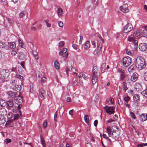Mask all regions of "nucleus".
I'll return each instance as SVG.
<instances>
[{
  "instance_id": "5701e85b",
  "label": "nucleus",
  "mask_w": 147,
  "mask_h": 147,
  "mask_svg": "<svg viewBox=\"0 0 147 147\" xmlns=\"http://www.w3.org/2000/svg\"><path fill=\"white\" fill-rule=\"evenodd\" d=\"M7 112L6 110L4 108H1L0 109V115L4 116L6 115Z\"/></svg>"
},
{
  "instance_id": "7ed1b4c3",
  "label": "nucleus",
  "mask_w": 147,
  "mask_h": 147,
  "mask_svg": "<svg viewBox=\"0 0 147 147\" xmlns=\"http://www.w3.org/2000/svg\"><path fill=\"white\" fill-rule=\"evenodd\" d=\"M106 112L109 115H111L114 113L115 108L113 106H106L104 107Z\"/></svg>"
},
{
  "instance_id": "a18cd8bd",
  "label": "nucleus",
  "mask_w": 147,
  "mask_h": 147,
  "mask_svg": "<svg viewBox=\"0 0 147 147\" xmlns=\"http://www.w3.org/2000/svg\"><path fill=\"white\" fill-rule=\"evenodd\" d=\"M84 119L86 123H88L89 122V119L88 116V115H85L84 116Z\"/></svg>"
},
{
  "instance_id": "1a4fd4ad",
  "label": "nucleus",
  "mask_w": 147,
  "mask_h": 147,
  "mask_svg": "<svg viewBox=\"0 0 147 147\" xmlns=\"http://www.w3.org/2000/svg\"><path fill=\"white\" fill-rule=\"evenodd\" d=\"M37 78L40 82H42L46 80V78L44 76V73H39L37 77Z\"/></svg>"
},
{
  "instance_id": "774afa93",
  "label": "nucleus",
  "mask_w": 147,
  "mask_h": 147,
  "mask_svg": "<svg viewBox=\"0 0 147 147\" xmlns=\"http://www.w3.org/2000/svg\"><path fill=\"white\" fill-rule=\"evenodd\" d=\"M57 111H56L55 112V113L54 114V120L56 121H57V119H56V118H57Z\"/></svg>"
},
{
  "instance_id": "9b49d317",
  "label": "nucleus",
  "mask_w": 147,
  "mask_h": 147,
  "mask_svg": "<svg viewBox=\"0 0 147 147\" xmlns=\"http://www.w3.org/2000/svg\"><path fill=\"white\" fill-rule=\"evenodd\" d=\"M120 9L123 12H128L129 11L128 5L127 4H124L123 5L120 7Z\"/></svg>"
},
{
  "instance_id": "f257e3e1",
  "label": "nucleus",
  "mask_w": 147,
  "mask_h": 147,
  "mask_svg": "<svg viewBox=\"0 0 147 147\" xmlns=\"http://www.w3.org/2000/svg\"><path fill=\"white\" fill-rule=\"evenodd\" d=\"M136 66L140 70L144 68L146 65L144 59L141 57H138L136 60Z\"/></svg>"
},
{
  "instance_id": "e2e57ef3",
  "label": "nucleus",
  "mask_w": 147,
  "mask_h": 147,
  "mask_svg": "<svg viewBox=\"0 0 147 147\" xmlns=\"http://www.w3.org/2000/svg\"><path fill=\"white\" fill-rule=\"evenodd\" d=\"M24 15L25 14L23 12L20 13L19 14V17L20 18H22Z\"/></svg>"
},
{
  "instance_id": "338daca9",
  "label": "nucleus",
  "mask_w": 147,
  "mask_h": 147,
  "mask_svg": "<svg viewBox=\"0 0 147 147\" xmlns=\"http://www.w3.org/2000/svg\"><path fill=\"white\" fill-rule=\"evenodd\" d=\"M72 47L74 49H77L78 48V45L76 44H73L72 45Z\"/></svg>"
},
{
  "instance_id": "aec40b11",
  "label": "nucleus",
  "mask_w": 147,
  "mask_h": 147,
  "mask_svg": "<svg viewBox=\"0 0 147 147\" xmlns=\"http://www.w3.org/2000/svg\"><path fill=\"white\" fill-rule=\"evenodd\" d=\"M143 31L142 32L143 36L147 37V26H146L142 28Z\"/></svg>"
},
{
  "instance_id": "58836bf2",
  "label": "nucleus",
  "mask_w": 147,
  "mask_h": 147,
  "mask_svg": "<svg viewBox=\"0 0 147 147\" xmlns=\"http://www.w3.org/2000/svg\"><path fill=\"white\" fill-rule=\"evenodd\" d=\"M40 138V142L43 146V147H47L46 146L45 144V140L43 139V138H42L41 137Z\"/></svg>"
},
{
  "instance_id": "cd10ccee",
  "label": "nucleus",
  "mask_w": 147,
  "mask_h": 147,
  "mask_svg": "<svg viewBox=\"0 0 147 147\" xmlns=\"http://www.w3.org/2000/svg\"><path fill=\"white\" fill-rule=\"evenodd\" d=\"M32 53L35 59L37 60L38 59L39 57L38 56V53L37 51L34 50H33L32 51Z\"/></svg>"
},
{
  "instance_id": "423d86ee",
  "label": "nucleus",
  "mask_w": 147,
  "mask_h": 147,
  "mask_svg": "<svg viewBox=\"0 0 147 147\" xmlns=\"http://www.w3.org/2000/svg\"><path fill=\"white\" fill-rule=\"evenodd\" d=\"M133 29V26L131 23L127 24L123 28V31L124 33H127Z\"/></svg>"
},
{
  "instance_id": "5fc2aeb1",
  "label": "nucleus",
  "mask_w": 147,
  "mask_h": 147,
  "mask_svg": "<svg viewBox=\"0 0 147 147\" xmlns=\"http://www.w3.org/2000/svg\"><path fill=\"white\" fill-rule=\"evenodd\" d=\"M143 76L144 80L145 81H147V71L144 73Z\"/></svg>"
},
{
  "instance_id": "2eb2a0df",
  "label": "nucleus",
  "mask_w": 147,
  "mask_h": 147,
  "mask_svg": "<svg viewBox=\"0 0 147 147\" xmlns=\"http://www.w3.org/2000/svg\"><path fill=\"white\" fill-rule=\"evenodd\" d=\"M15 103L17 104H21L22 102V97L19 96L15 97L14 99Z\"/></svg>"
},
{
  "instance_id": "0eeeda50",
  "label": "nucleus",
  "mask_w": 147,
  "mask_h": 147,
  "mask_svg": "<svg viewBox=\"0 0 147 147\" xmlns=\"http://www.w3.org/2000/svg\"><path fill=\"white\" fill-rule=\"evenodd\" d=\"M67 49L65 48H64L59 53L60 55H63V57L65 58H67L68 55V53L67 52Z\"/></svg>"
},
{
  "instance_id": "a878e982",
  "label": "nucleus",
  "mask_w": 147,
  "mask_h": 147,
  "mask_svg": "<svg viewBox=\"0 0 147 147\" xmlns=\"http://www.w3.org/2000/svg\"><path fill=\"white\" fill-rule=\"evenodd\" d=\"M19 114H15L14 115L13 119L14 120H17L21 118V113L20 111H19Z\"/></svg>"
},
{
  "instance_id": "f3484780",
  "label": "nucleus",
  "mask_w": 147,
  "mask_h": 147,
  "mask_svg": "<svg viewBox=\"0 0 147 147\" xmlns=\"http://www.w3.org/2000/svg\"><path fill=\"white\" fill-rule=\"evenodd\" d=\"M147 115L146 114H142L139 117V119L142 122H143L147 120Z\"/></svg>"
},
{
  "instance_id": "3c124183",
  "label": "nucleus",
  "mask_w": 147,
  "mask_h": 147,
  "mask_svg": "<svg viewBox=\"0 0 147 147\" xmlns=\"http://www.w3.org/2000/svg\"><path fill=\"white\" fill-rule=\"evenodd\" d=\"M11 139L9 138H7L5 140V142L6 144H7L11 142Z\"/></svg>"
},
{
  "instance_id": "ddd939ff",
  "label": "nucleus",
  "mask_w": 147,
  "mask_h": 147,
  "mask_svg": "<svg viewBox=\"0 0 147 147\" xmlns=\"http://www.w3.org/2000/svg\"><path fill=\"white\" fill-rule=\"evenodd\" d=\"M112 137L115 139H117L119 138V131L117 130L113 131L111 134Z\"/></svg>"
},
{
  "instance_id": "20e7f679",
  "label": "nucleus",
  "mask_w": 147,
  "mask_h": 147,
  "mask_svg": "<svg viewBox=\"0 0 147 147\" xmlns=\"http://www.w3.org/2000/svg\"><path fill=\"white\" fill-rule=\"evenodd\" d=\"M131 58L129 57H124L123 59V63L125 67H127L131 64Z\"/></svg>"
},
{
  "instance_id": "09e8293b",
  "label": "nucleus",
  "mask_w": 147,
  "mask_h": 147,
  "mask_svg": "<svg viewBox=\"0 0 147 147\" xmlns=\"http://www.w3.org/2000/svg\"><path fill=\"white\" fill-rule=\"evenodd\" d=\"M130 97L127 96L124 98V100L125 102H128L130 100Z\"/></svg>"
},
{
  "instance_id": "a211bd4d",
  "label": "nucleus",
  "mask_w": 147,
  "mask_h": 147,
  "mask_svg": "<svg viewBox=\"0 0 147 147\" xmlns=\"http://www.w3.org/2000/svg\"><path fill=\"white\" fill-rule=\"evenodd\" d=\"M100 38L101 39V41H99L97 42V48L99 49V51H101V49L102 46V42H103V40L102 38L100 36Z\"/></svg>"
},
{
  "instance_id": "79ce46f5",
  "label": "nucleus",
  "mask_w": 147,
  "mask_h": 147,
  "mask_svg": "<svg viewBox=\"0 0 147 147\" xmlns=\"http://www.w3.org/2000/svg\"><path fill=\"white\" fill-rule=\"evenodd\" d=\"M134 65H131L128 69V71L129 72L131 71L134 69Z\"/></svg>"
},
{
  "instance_id": "49530a36",
  "label": "nucleus",
  "mask_w": 147,
  "mask_h": 147,
  "mask_svg": "<svg viewBox=\"0 0 147 147\" xmlns=\"http://www.w3.org/2000/svg\"><path fill=\"white\" fill-rule=\"evenodd\" d=\"M45 23L46 26L47 27H51V24L50 23H49V20H45Z\"/></svg>"
},
{
  "instance_id": "37998d69",
  "label": "nucleus",
  "mask_w": 147,
  "mask_h": 147,
  "mask_svg": "<svg viewBox=\"0 0 147 147\" xmlns=\"http://www.w3.org/2000/svg\"><path fill=\"white\" fill-rule=\"evenodd\" d=\"M141 94L146 97H147V90H144L141 92Z\"/></svg>"
},
{
  "instance_id": "a19ab883",
  "label": "nucleus",
  "mask_w": 147,
  "mask_h": 147,
  "mask_svg": "<svg viewBox=\"0 0 147 147\" xmlns=\"http://www.w3.org/2000/svg\"><path fill=\"white\" fill-rule=\"evenodd\" d=\"M16 77L20 79L21 81L23 80V77L18 74H17L16 75Z\"/></svg>"
},
{
  "instance_id": "4d7b16f0",
  "label": "nucleus",
  "mask_w": 147,
  "mask_h": 147,
  "mask_svg": "<svg viewBox=\"0 0 147 147\" xmlns=\"http://www.w3.org/2000/svg\"><path fill=\"white\" fill-rule=\"evenodd\" d=\"M47 125V122L46 120H45L43 121V127L44 128H46Z\"/></svg>"
},
{
  "instance_id": "13d9d810",
  "label": "nucleus",
  "mask_w": 147,
  "mask_h": 147,
  "mask_svg": "<svg viewBox=\"0 0 147 147\" xmlns=\"http://www.w3.org/2000/svg\"><path fill=\"white\" fill-rule=\"evenodd\" d=\"M120 79L123 80L125 78V73L120 74Z\"/></svg>"
},
{
  "instance_id": "7c9ffc66",
  "label": "nucleus",
  "mask_w": 147,
  "mask_h": 147,
  "mask_svg": "<svg viewBox=\"0 0 147 147\" xmlns=\"http://www.w3.org/2000/svg\"><path fill=\"white\" fill-rule=\"evenodd\" d=\"M57 13L59 16H62L63 13V9L61 8H59L57 10Z\"/></svg>"
},
{
  "instance_id": "72a5a7b5",
  "label": "nucleus",
  "mask_w": 147,
  "mask_h": 147,
  "mask_svg": "<svg viewBox=\"0 0 147 147\" xmlns=\"http://www.w3.org/2000/svg\"><path fill=\"white\" fill-rule=\"evenodd\" d=\"M64 111V108L63 106L61 107L60 109L59 110V113L60 115L61 116H62L63 114Z\"/></svg>"
},
{
  "instance_id": "39448f33",
  "label": "nucleus",
  "mask_w": 147,
  "mask_h": 147,
  "mask_svg": "<svg viewBox=\"0 0 147 147\" xmlns=\"http://www.w3.org/2000/svg\"><path fill=\"white\" fill-rule=\"evenodd\" d=\"M9 76V72L8 70L2 71L0 73V79L2 80L6 79Z\"/></svg>"
},
{
  "instance_id": "c03bdc74",
  "label": "nucleus",
  "mask_w": 147,
  "mask_h": 147,
  "mask_svg": "<svg viewBox=\"0 0 147 147\" xmlns=\"http://www.w3.org/2000/svg\"><path fill=\"white\" fill-rule=\"evenodd\" d=\"M7 20L8 22L11 25H12L14 23V21L12 19L8 18Z\"/></svg>"
},
{
  "instance_id": "f8f14e48",
  "label": "nucleus",
  "mask_w": 147,
  "mask_h": 147,
  "mask_svg": "<svg viewBox=\"0 0 147 147\" xmlns=\"http://www.w3.org/2000/svg\"><path fill=\"white\" fill-rule=\"evenodd\" d=\"M134 88L136 91L138 92H141L142 90L141 84L139 83H136L134 86Z\"/></svg>"
},
{
  "instance_id": "2f4dec72",
  "label": "nucleus",
  "mask_w": 147,
  "mask_h": 147,
  "mask_svg": "<svg viewBox=\"0 0 147 147\" xmlns=\"http://www.w3.org/2000/svg\"><path fill=\"white\" fill-rule=\"evenodd\" d=\"M8 47L11 49H14L16 47V44L14 42L8 43Z\"/></svg>"
},
{
  "instance_id": "603ef678",
  "label": "nucleus",
  "mask_w": 147,
  "mask_h": 147,
  "mask_svg": "<svg viewBox=\"0 0 147 147\" xmlns=\"http://www.w3.org/2000/svg\"><path fill=\"white\" fill-rule=\"evenodd\" d=\"M65 42L64 41H61L59 42V46L60 47L63 46L64 45Z\"/></svg>"
},
{
  "instance_id": "69168bd1",
  "label": "nucleus",
  "mask_w": 147,
  "mask_h": 147,
  "mask_svg": "<svg viewBox=\"0 0 147 147\" xmlns=\"http://www.w3.org/2000/svg\"><path fill=\"white\" fill-rule=\"evenodd\" d=\"M4 43L0 41V48H3L4 46Z\"/></svg>"
},
{
  "instance_id": "9d476101",
  "label": "nucleus",
  "mask_w": 147,
  "mask_h": 147,
  "mask_svg": "<svg viewBox=\"0 0 147 147\" xmlns=\"http://www.w3.org/2000/svg\"><path fill=\"white\" fill-rule=\"evenodd\" d=\"M128 40L133 42L135 48H136L138 46V41L137 40H136L132 37L129 36L128 38Z\"/></svg>"
},
{
  "instance_id": "4c0bfd02",
  "label": "nucleus",
  "mask_w": 147,
  "mask_h": 147,
  "mask_svg": "<svg viewBox=\"0 0 147 147\" xmlns=\"http://www.w3.org/2000/svg\"><path fill=\"white\" fill-rule=\"evenodd\" d=\"M54 65L55 68L56 69H58L59 68V64L57 61L55 60L54 62Z\"/></svg>"
},
{
  "instance_id": "c756f323",
  "label": "nucleus",
  "mask_w": 147,
  "mask_h": 147,
  "mask_svg": "<svg viewBox=\"0 0 147 147\" xmlns=\"http://www.w3.org/2000/svg\"><path fill=\"white\" fill-rule=\"evenodd\" d=\"M90 47V43L89 41H86L84 45V48L85 49H87Z\"/></svg>"
},
{
  "instance_id": "c9c22d12",
  "label": "nucleus",
  "mask_w": 147,
  "mask_h": 147,
  "mask_svg": "<svg viewBox=\"0 0 147 147\" xmlns=\"http://www.w3.org/2000/svg\"><path fill=\"white\" fill-rule=\"evenodd\" d=\"M15 88H14L15 90L17 92L21 90V86L20 85H16L15 86Z\"/></svg>"
},
{
  "instance_id": "473e14b6",
  "label": "nucleus",
  "mask_w": 147,
  "mask_h": 147,
  "mask_svg": "<svg viewBox=\"0 0 147 147\" xmlns=\"http://www.w3.org/2000/svg\"><path fill=\"white\" fill-rule=\"evenodd\" d=\"M140 35V32L139 30H137L135 31L133 35L134 37H137Z\"/></svg>"
},
{
  "instance_id": "f03ea898",
  "label": "nucleus",
  "mask_w": 147,
  "mask_h": 147,
  "mask_svg": "<svg viewBox=\"0 0 147 147\" xmlns=\"http://www.w3.org/2000/svg\"><path fill=\"white\" fill-rule=\"evenodd\" d=\"M97 67L96 66H94L92 69V83L93 84H95L97 79Z\"/></svg>"
},
{
  "instance_id": "680f3d73",
  "label": "nucleus",
  "mask_w": 147,
  "mask_h": 147,
  "mask_svg": "<svg viewBox=\"0 0 147 147\" xmlns=\"http://www.w3.org/2000/svg\"><path fill=\"white\" fill-rule=\"evenodd\" d=\"M118 71L120 73V74H123L125 73L124 70L122 69H118Z\"/></svg>"
},
{
  "instance_id": "6ab92c4d",
  "label": "nucleus",
  "mask_w": 147,
  "mask_h": 147,
  "mask_svg": "<svg viewBox=\"0 0 147 147\" xmlns=\"http://www.w3.org/2000/svg\"><path fill=\"white\" fill-rule=\"evenodd\" d=\"M7 94L9 97L13 98L16 96V92L9 91L7 92Z\"/></svg>"
},
{
  "instance_id": "dca6fc26",
  "label": "nucleus",
  "mask_w": 147,
  "mask_h": 147,
  "mask_svg": "<svg viewBox=\"0 0 147 147\" xmlns=\"http://www.w3.org/2000/svg\"><path fill=\"white\" fill-rule=\"evenodd\" d=\"M13 116V114L12 113H9L7 115V117L9 120L7 121L6 123V124H9L10 123L12 122L13 120V119H11Z\"/></svg>"
},
{
  "instance_id": "6e6552de",
  "label": "nucleus",
  "mask_w": 147,
  "mask_h": 147,
  "mask_svg": "<svg viewBox=\"0 0 147 147\" xmlns=\"http://www.w3.org/2000/svg\"><path fill=\"white\" fill-rule=\"evenodd\" d=\"M138 76V75L136 73H134L131 76L130 79H128L127 81L129 83L131 82H135L137 80Z\"/></svg>"
},
{
  "instance_id": "c85d7f7f",
  "label": "nucleus",
  "mask_w": 147,
  "mask_h": 147,
  "mask_svg": "<svg viewBox=\"0 0 147 147\" xmlns=\"http://www.w3.org/2000/svg\"><path fill=\"white\" fill-rule=\"evenodd\" d=\"M45 92L44 90L42 88L40 90V91L39 93V96L42 98H44V96L43 95Z\"/></svg>"
},
{
  "instance_id": "4be33fe9",
  "label": "nucleus",
  "mask_w": 147,
  "mask_h": 147,
  "mask_svg": "<svg viewBox=\"0 0 147 147\" xmlns=\"http://www.w3.org/2000/svg\"><path fill=\"white\" fill-rule=\"evenodd\" d=\"M121 84V87L123 91L124 92H125L128 89V88L127 86V83L125 82H123Z\"/></svg>"
},
{
  "instance_id": "052dcab7",
  "label": "nucleus",
  "mask_w": 147,
  "mask_h": 147,
  "mask_svg": "<svg viewBox=\"0 0 147 147\" xmlns=\"http://www.w3.org/2000/svg\"><path fill=\"white\" fill-rule=\"evenodd\" d=\"M71 71H72V72H73V73L76 74V69L75 68H74L72 66H71Z\"/></svg>"
},
{
  "instance_id": "4468645a",
  "label": "nucleus",
  "mask_w": 147,
  "mask_h": 147,
  "mask_svg": "<svg viewBox=\"0 0 147 147\" xmlns=\"http://www.w3.org/2000/svg\"><path fill=\"white\" fill-rule=\"evenodd\" d=\"M139 48L141 51H144L147 48V45L144 43H141L139 45Z\"/></svg>"
},
{
  "instance_id": "864d4df0",
  "label": "nucleus",
  "mask_w": 147,
  "mask_h": 147,
  "mask_svg": "<svg viewBox=\"0 0 147 147\" xmlns=\"http://www.w3.org/2000/svg\"><path fill=\"white\" fill-rule=\"evenodd\" d=\"M147 145V143H142L141 144H138L137 145V147H144V146Z\"/></svg>"
},
{
  "instance_id": "6e6d98bb",
  "label": "nucleus",
  "mask_w": 147,
  "mask_h": 147,
  "mask_svg": "<svg viewBox=\"0 0 147 147\" xmlns=\"http://www.w3.org/2000/svg\"><path fill=\"white\" fill-rule=\"evenodd\" d=\"M100 51H99V49H98V50H95L94 52V53L95 55L98 54L100 53Z\"/></svg>"
},
{
  "instance_id": "412c9836",
  "label": "nucleus",
  "mask_w": 147,
  "mask_h": 147,
  "mask_svg": "<svg viewBox=\"0 0 147 147\" xmlns=\"http://www.w3.org/2000/svg\"><path fill=\"white\" fill-rule=\"evenodd\" d=\"M109 67L108 65H107L106 63H103L101 65V71L102 73L104 72L105 70L107 69Z\"/></svg>"
},
{
  "instance_id": "bb28decb",
  "label": "nucleus",
  "mask_w": 147,
  "mask_h": 147,
  "mask_svg": "<svg viewBox=\"0 0 147 147\" xmlns=\"http://www.w3.org/2000/svg\"><path fill=\"white\" fill-rule=\"evenodd\" d=\"M133 99L134 101L139 102L140 100V96L138 94H135L133 96Z\"/></svg>"
},
{
  "instance_id": "393cba45",
  "label": "nucleus",
  "mask_w": 147,
  "mask_h": 147,
  "mask_svg": "<svg viewBox=\"0 0 147 147\" xmlns=\"http://www.w3.org/2000/svg\"><path fill=\"white\" fill-rule=\"evenodd\" d=\"M77 76H78L79 77V78L80 79V80H81L82 79V78H83L85 80H86L87 79V78L86 76L83 73H79V75L78 74L77 75Z\"/></svg>"
},
{
  "instance_id": "bf43d9fd",
  "label": "nucleus",
  "mask_w": 147,
  "mask_h": 147,
  "mask_svg": "<svg viewBox=\"0 0 147 147\" xmlns=\"http://www.w3.org/2000/svg\"><path fill=\"white\" fill-rule=\"evenodd\" d=\"M59 26L61 28H62L63 26V22L61 21H60L58 23Z\"/></svg>"
},
{
  "instance_id": "de8ad7c7",
  "label": "nucleus",
  "mask_w": 147,
  "mask_h": 147,
  "mask_svg": "<svg viewBox=\"0 0 147 147\" xmlns=\"http://www.w3.org/2000/svg\"><path fill=\"white\" fill-rule=\"evenodd\" d=\"M127 53L129 55H132L133 54V52L132 51H130L129 49H127L126 50Z\"/></svg>"
},
{
  "instance_id": "b1692460",
  "label": "nucleus",
  "mask_w": 147,
  "mask_h": 147,
  "mask_svg": "<svg viewBox=\"0 0 147 147\" xmlns=\"http://www.w3.org/2000/svg\"><path fill=\"white\" fill-rule=\"evenodd\" d=\"M7 106L9 107H12L13 106V101L11 100H9L7 101Z\"/></svg>"
},
{
  "instance_id": "ea45409f",
  "label": "nucleus",
  "mask_w": 147,
  "mask_h": 147,
  "mask_svg": "<svg viewBox=\"0 0 147 147\" xmlns=\"http://www.w3.org/2000/svg\"><path fill=\"white\" fill-rule=\"evenodd\" d=\"M107 130L109 135H110L112 131L111 127L110 126H108L107 128Z\"/></svg>"
},
{
  "instance_id": "e433bc0d",
  "label": "nucleus",
  "mask_w": 147,
  "mask_h": 147,
  "mask_svg": "<svg viewBox=\"0 0 147 147\" xmlns=\"http://www.w3.org/2000/svg\"><path fill=\"white\" fill-rule=\"evenodd\" d=\"M6 103L4 100L2 99H0V105L1 107L4 106L5 105Z\"/></svg>"
},
{
  "instance_id": "f704fd0d",
  "label": "nucleus",
  "mask_w": 147,
  "mask_h": 147,
  "mask_svg": "<svg viewBox=\"0 0 147 147\" xmlns=\"http://www.w3.org/2000/svg\"><path fill=\"white\" fill-rule=\"evenodd\" d=\"M5 122L4 116L0 115V124H1L4 123Z\"/></svg>"
},
{
  "instance_id": "8fccbe9b",
  "label": "nucleus",
  "mask_w": 147,
  "mask_h": 147,
  "mask_svg": "<svg viewBox=\"0 0 147 147\" xmlns=\"http://www.w3.org/2000/svg\"><path fill=\"white\" fill-rule=\"evenodd\" d=\"M130 114L131 115V117L134 119H136V117L135 114L133 112H130Z\"/></svg>"
},
{
  "instance_id": "0e129e2a",
  "label": "nucleus",
  "mask_w": 147,
  "mask_h": 147,
  "mask_svg": "<svg viewBox=\"0 0 147 147\" xmlns=\"http://www.w3.org/2000/svg\"><path fill=\"white\" fill-rule=\"evenodd\" d=\"M17 53V52L16 51L14 50H12L11 52V54L13 56L15 55Z\"/></svg>"
}]
</instances>
